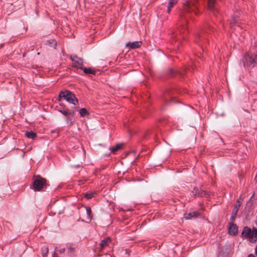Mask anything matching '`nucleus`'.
Here are the masks:
<instances>
[{
    "label": "nucleus",
    "instance_id": "obj_1",
    "mask_svg": "<svg viewBox=\"0 0 257 257\" xmlns=\"http://www.w3.org/2000/svg\"><path fill=\"white\" fill-rule=\"evenodd\" d=\"M197 0H183L182 4V14L190 13L193 11L197 15L195 10L197 8L196 6Z\"/></svg>",
    "mask_w": 257,
    "mask_h": 257
},
{
    "label": "nucleus",
    "instance_id": "obj_2",
    "mask_svg": "<svg viewBox=\"0 0 257 257\" xmlns=\"http://www.w3.org/2000/svg\"><path fill=\"white\" fill-rule=\"evenodd\" d=\"M63 98L69 103L76 105L78 103V99L75 95L69 90L61 91L59 95L58 101H60Z\"/></svg>",
    "mask_w": 257,
    "mask_h": 257
},
{
    "label": "nucleus",
    "instance_id": "obj_3",
    "mask_svg": "<svg viewBox=\"0 0 257 257\" xmlns=\"http://www.w3.org/2000/svg\"><path fill=\"white\" fill-rule=\"evenodd\" d=\"M244 66L253 67L257 65V53L254 54H246L242 59Z\"/></svg>",
    "mask_w": 257,
    "mask_h": 257
},
{
    "label": "nucleus",
    "instance_id": "obj_4",
    "mask_svg": "<svg viewBox=\"0 0 257 257\" xmlns=\"http://www.w3.org/2000/svg\"><path fill=\"white\" fill-rule=\"evenodd\" d=\"M241 234L243 238H248L250 242H253L257 240V229L255 228L251 230L248 227H245Z\"/></svg>",
    "mask_w": 257,
    "mask_h": 257
},
{
    "label": "nucleus",
    "instance_id": "obj_5",
    "mask_svg": "<svg viewBox=\"0 0 257 257\" xmlns=\"http://www.w3.org/2000/svg\"><path fill=\"white\" fill-rule=\"evenodd\" d=\"M47 185V180L40 176H37L33 182V190L40 191Z\"/></svg>",
    "mask_w": 257,
    "mask_h": 257
},
{
    "label": "nucleus",
    "instance_id": "obj_6",
    "mask_svg": "<svg viewBox=\"0 0 257 257\" xmlns=\"http://www.w3.org/2000/svg\"><path fill=\"white\" fill-rule=\"evenodd\" d=\"M241 205V198H239L236 204L234 206V208L232 210V215L230 217V220L233 222L236 218V216L237 215V213L239 210V209Z\"/></svg>",
    "mask_w": 257,
    "mask_h": 257
},
{
    "label": "nucleus",
    "instance_id": "obj_7",
    "mask_svg": "<svg viewBox=\"0 0 257 257\" xmlns=\"http://www.w3.org/2000/svg\"><path fill=\"white\" fill-rule=\"evenodd\" d=\"M70 59L74 62V64L72 65L73 67L79 69V67H78V66L81 67L83 65V61L82 59L79 58L76 55H71L70 56Z\"/></svg>",
    "mask_w": 257,
    "mask_h": 257
},
{
    "label": "nucleus",
    "instance_id": "obj_8",
    "mask_svg": "<svg viewBox=\"0 0 257 257\" xmlns=\"http://www.w3.org/2000/svg\"><path fill=\"white\" fill-rule=\"evenodd\" d=\"M111 242V239L109 237H107L102 239L99 244V251H102L104 248L108 246Z\"/></svg>",
    "mask_w": 257,
    "mask_h": 257
},
{
    "label": "nucleus",
    "instance_id": "obj_9",
    "mask_svg": "<svg viewBox=\"0 0 257 257\" xmlns=\"http://www.w3.org/2000/svg\"><path fill=\"white\" fill-rule=\"evenodd\" d=\"M228 233L230 235H236L238 233V228L237 226L232 223H230L228 228Z\"/></svg>",
    "mask_w": 257,
    "mask_h": 257
},
{
    "label": "nucleus",
    "instance_id": "obj_10",
    "mask_svg": "<svg viewBox=\"0 0 257 257\" xmlns=\"http://www.w3.org/2000/svg\"><path fill=\"white\" fill-rule=\"evenodd\" d=\"M142 45L141 41H136L133 42H128L126 44V46L131 49H136L139 48Z\"/></svg>",
    "mask_w": 257,
    "mask_h": 257
},
{
    "label": "nucleus",
    "instance_id": "obj_11",
    "mask_svg": "<svg viewBox=\"0 0 257 257\" xmlns=\"http://www.w3.org/2000/svg\"><path fill=\"white\" fill-rule=\"evenodd\" d=\"M199 215V213L197 212H192L186 213L184 214V218L186 219H191L192 218H196Z\"/></svg>",
    "mask_w": 257,
    "mask_h": 257
},
{
    "label": "nucleus",
    "instance_id": "obj_12",
    "mask_svg": "<svg viewBox=\"0 0 257 257\" xmlns=\"http://www.w3.org/2000/svg\"><path fill=\"white\" fill-rule=\"evenodd\" d=\"M79 69L83 70L84 73L85 74H95L96 71L94 69L90 68H84L82 66L79 67Z\"/></svg>",
    "mask_w": 257,
    "mask_h": 257
},
{
    "label": "nucleus",
    "instance_id": "obj_13",
    "mask_svg": "<svg viewBox=\"0 0 257 257\" xmlns=\"http://www.w3.org/2000/svg\"><path fill=\"white\" fill-rule=\"evenodd\" d=\"M178 2V0H169V4L168 5L167 13H170L171 10V8L175 5Z\"/></svg>",
    "mask_w": 257,
    "mask_h": 257
},
{
    "label": "nucleus",
    "instance_id": "obj_14",
    "mask_svg": "<svg viewBox=\"0 0 257 257\" xmlns=\"http://www.w3.org/2000/svg\"><path fill=\"white\" fill-rule=\"evenodd\" d=\"M208 7L211 11L215 10V0H208Z\"/></svg>",
    "mask_w": 257,
    "mask_h": 257
},
{
    "label": "nucleus",
    "instance_id": "obj_15",
    "mask_svg": "<svg viewBox=\"0 0 257 257\" xmlns=\"http://www.w3.org/2000/svg\"><path fill=\"white\" fill-rule=\"evenodd\" d=\"M122 144H118L116 145V146L114 147L110 148V150L111 153L114 154L116 152L118 151L122 147Z\"/></svg>",
    "mask_w": 257,
    "mask_h": 257
},
{
    "label": "nucleus",
    "instance_id": "obj_16",
    "mask_svg": "<svg viewBox=\"0 0 257 257\" xmlns=\"http://www.w3.org/2000/svg\"><path fill=\"white\" fill-rule=\"evenodd\" d=\"M25 135L28 138L31 139H34L36 137V134L32 131L26 132Z\"/></svg>",
    "mask_w": 257,
    "mask_h": 257
},
{
    "label": "nucleus",
    "instance_id": "obj_17",
    "mask_svg": "<svg viewBox=\"0 0 257 257\" xmlns=\"http://www.w3.org/2000/svg\"><path fill=\"white\" fill-rule=\"evenodd\" d=\"M79 113L80 114V116L83 117L86 115H88V112L86 109L82 108L79 110Z\"/></svg>",
    "mask_w": 257,
    "mask_h": 257
},
{
    "label": "nucleus",
    "instance_id": "obj_18",
    "mask_svg": "<svg viewBox=\"0 0 257 257\" xmlns=\"http://www.w3.org/2000/svg\"><path fill=\"white\" fill-rule=\"evenodd\" d=\"M60 112H61L65 116H67L68 115H73L74 114V111H67L65 110H60Z\"/></svg>",
    "mask_w": 257,
    "mask_h": 257
},
{
    "label": "nucleus",
    "instance_id": "obj_19",
    "mask_svg": "<svg viewBox=\"0 0 257 257\" xmlns=\"http://www.w3.org/2000/svg\"><path fill=\"white\" fill-rule=\"evenodd\" d=\"M41 251H42V254L43 256L45 257V256H47V255L48 253V251H49V249L47 247L44 246L42 248Z\"/></svg>",
    "mask_w": 257,
    "mask_h": 257
},
{
    "label": "nucleus",
    "instance_id": "obj_20",
    "mask_svg": "<svg viewBox=\"0 0 257 257\" xmlns=\"http://www.w3.org/2000/svg\"><path fill=\"white\" fill-rule=\"evenodd\" d=\"M85 209H86V214L87 215V218L89 220H91L92 218L91 209L89 207H85Z\"/></svg>",
    "mask_w": 257,
    "mask_h": 257
},
{
    "label": "nucleus",
    "instance_id": "obj_21",
    "mask_svg": "<svg viewBox=\"0 0 257 257\" xmlns=\"http://www.w3.org/2000/svg\"><path fill=\"white\" fill-rule=\"evenodd\" d=\"M94 193H87L85 195V196L87 199H90L92 198Z\"/></svg>",
    "mask_w": 257,
    "mask_h": 257
},
{
    "label": "nucleus",
    "instance_id": "obj_22",
    "mask_svg": "<svg viewBox=\"0 0 257 257\" xmlns=\"http://www.w3.org/2000/svg\"><path fill=\"white\" fill-rule=\"evenodd\" d=\"M66 122L69 125H71L72 124V122L71 121V118L69 117H66Z\"/></svg>",
    "mask_w": 257,
    "mask_h": 257
},
{
    "label": "nucleus",
    "instance_id": "obj_23",
    "mask_svg": "<svg viewBox=\"0 0 257 257\" xmlns=\"http://www.w3.org/2000/svg\"><path fill=\"white\" fill-rule=\"evenodd\" d=\"M74 248L72 246H69L68 247V253H71L74 251Z\"/></svg>",
    "mask_w": 257,
    "mask_h": 257
},
{
    "label": "nucleus",
    "instance_id": "obj_24",
    "mask_svg": "<svg viewBox=\"0 0 257 257\" xmlns=\"http://www.w3.org/2000/svg\"><path fill=\"white\" fill-rule=\"evenodd\" d=\"M237 23V18L235 17H234L232 20V22L230 23V27H232V23L235 24Z\"/></svg>",
    "mask_w": 257,
    "mask_h": 257
},
{
    "label": "nucleus",
    "instance_id": "obj_25",
    "mask_svg": "<svg viewBox=\"0 0 257 257\" xmlns=\"http://www.w3.org/2000/svg\"><path fill=\"white\" fill-rule=\"evenodd\" d=\"M65 251V248H61L60 249H59L58 250L59 252L60 253H64Z\"/></svg>",
    "mask_w": 257,
    "mask_h": 257
},
{
    "label": "nucleus",
    "instance_id": "obj_26",
    "mask_svg": "<svg viewBox=\"0 0 257 257\" xmlns=\"http://www.w3.org/2000/svg\"><path fill=\"white\" fill-rule=\"evenodd\" d=\"M50 44L51 45V46H56V43L55 42V41H53V42L51 43V42H49Z\"/></svg>",
    "mask_w": 257,
    "mask_h": 257
},
{
    "label": "nucleus",
    "instance_id": "obj_27",
    "mask_svg": "<svg viewBox=\"0 0 257 257\" xmlns=\"http://www.w3.org/2000/svg\"><path fill=\"white\" fill-rule=\"evenodd\" d=\"M198 37H199V39H200V38H204V35H198Z\"/></svg>",
    "mask_w": 257,
    "mask_h": 257
},
{
    "label": "nucleus",
    "instance_id": "obj_28",
    "mask_svg": "<svg viewBox=\"0 0 257 257\" xmlns=\"http://www.w3.org/2000/svg\"><path fill=\"white\" fill-rule=\"evenodd\" d=\"M247 257H255V256L252 254H249V255H248Z\"/></svg>",
    "mask_w": 257,
    "mask_h": 257
},
{
    "label": "nucleus",
    "instance_id": "obj_29",
    "mask_svg": "<svg viewBox=\"0 0 257 257\" xmlns=\"http://www.w3.org/2000/svg\"><path fill=\"white\" fill-rule=\"evenodd\" d=\"M255 253L257 255V245L256 246L255 248Z\"/></svg>",
    "mask_w": 257,
    "mask_h": 257
},
{
    "label": "nucleus",
    "instance_id": "obj_30",
    "mask_svg": "<svg viewBox=\"0 0 257 257\" xmlns=\"http://www.w3.org/2000/svg\"><path fill=\"white\" fill-rule=\"evenodd\" d=\"M240 28L239 26H236V27L234 28L235 30L236 29H239Z\"/></svg>",
    "mask_w": 257,
    "mask_h": 257
},
{
    "label": "nucleus",
    "instance_id": "obj_31",
    "mask_svg": "<svg viewBox=\"0 0 257 257\" xmlns=\"http://www.w3.org/2000/svg\"><path fill=\"white\" fill-rule=\"evenodd\" d=\"M53 257H57V255L56 253L54 254Z\"/></svg>",
    "mask_w": 257,
    "mask_h": 257
},
{
    "label": "nucleus",
    "instance_id": "obj_32",
    "mask_svg": "<svg viewBox=\"0 0 257 257\" xmlns=\"http://www.w3.org/2000/svg\"><path fill=\"white\" fill-rule=\"evenodd\" d=\"M200 39H201V40H202V39H205L206 38H205V37H204V38H200Z\"/></svg>",
    "mask_w": 257,
    "mask_h": 257
},
{
    "label": "nucleus",
    "instance_id": "obj_33",
    "mask_svg": "<svg viewBox=\"0 0 257 257\" xmlns=\"http://www.w3.org/2000/svg\"><path fill=\"white\" fill-rule=\"evenodd\" d=\"M25 56V53H24L23 54V56Z\"/></svg>",
    "mask_w": 257,
    "mask_h": 257
},
{
    "label": "nucleus",
    "instance_id": "obj_34",
    "mask_svg": "<svg viewBox=\"0 0 257 257\" xmlns=\"http://www.w3.org/2000/svg\"><path fill=\"white\" fill-rule=\"evenodd\" d=\"M76 167H80V166L79 165H77V166H76Z\"/></svg>",
    "mask_w": 257,
    "mask_h": 257
}]
</instances>
